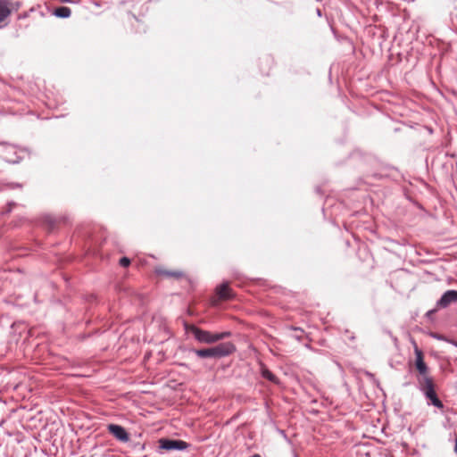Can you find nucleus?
Returning a JSON list of instances; mask_svg holds the SVG:
<instances>
[{
  "instance_id": "nucleus-15",
  "label": "nucleus",
  "mask_w": 457,
  "mask_h": 457,
  "mask_svg": "<svg viewBox=\"0 0 457 457\" xmlns=\"http://www.w3.org/2000/svg\"><path fill=\"white\" fill-rule=\"evenodd\" d=\"M251 457H261L259 454H253V456Z\"/></svg>"
},
{
  "instance_id": "nucleus-9",
  "label": "nucleus",
  "mask_w": 457,
  "mask_h": 457,
  "mask_svg": "<svg viewBox=\"0 0 457 457\" xmlns=\"http://www.w3.org/2000/svg\"><path fill=\"white\" fill-rule=\"evenodd\" d=\"M9 0H0V22L4 21L12 12Z\"/></svg>"
},
{
  "instance_id": "nucleus-11",
  "label": "nucleus",
  "mask_w": 457,
  "mask_h": 457,
  "mask_svg": "<svg viewBox=\"0 0 457 457\" xmlns=\"http://www.w3.org/2000/svg\"><path fill=\"white\" fill-rule=\"evenodd\" d=\"M262 375L263 378H265L266 379L270 380V382H273L275 384H278V378L270 370H269L268 369L262 368Z\"/></svg>"
},
{
  "instance_id": "nucleus-5",
  "label": "nucleus",
  "mask_w": 457,
  "mask_h": 457,
  "mask_svg": "<svg viewBox=\"0 0 457 457\" xmlns=\"http://www.w3.org/2000/svg\"><path fill=\"white\" fill-rule=\"evenodd\" d=\"M455 303H457V290H447L436 301V309H445Z\"/></svg>"
},
{
  "instance_id": "nucleus-6",
  "label": "nucleus",
  "mask_w": 457,
  "mask_h": 457,
  "mask_svg": "<svg viewBox=\"0 0 457 457\" xmlns=\"http://www.w3.org/2000/svg\"><path fill=\"white\" fill-rule=\"evenodd\" d=\"M107 430L110 434H112L117 440L127 443L129 441V435L126 431V429L117 424H109L107 426Z\"/></svg>"
},
{
  "instance_id": "nucleus-14",
  "label": "nucleus",
  "mask_w": 457,
  "mask_h": 457,
  "mask_svg": "<svg viewBox=\"0 0 457 457\" xmlns=\"http://www.w3.org/2000/svg\"><path fill=\"white\" fill-rule=\"evenodd\" d=\"M454 452L457 453V437L455 438Z\"/></svg>"
},
{
  "instance_id": "nucleus-13",
  "label": "nucleus",
  "mask_w": 457,
  "mask_h": 457,
  "mask_svg": "<svg viewBox=\"0 0 457 457\" xmlns=\"http://www.w3.org/2000/svg\"><path fill=\"white\" fill-rule=\"evenodd\" d=\"M439 309H436V306L435 307V309H432V310H429L427 313H426V317L428 318H431Z\"/></svg>"
},
{
  "instance_id": "nucleus-7",
  "label": "nucleus",
  "mask_w": 457,
  "mask_h": 457,
  "mask_svg": "<svg viewBox=\"0 0 457 457\" xmlns=\"http://www.w3.org/2000/svg\"><path fill=\"white\" fill-rule=\"evenodd\" d=\"M216 295L220 300H229L234 297L231 288L228 282H224L216 287Z\"/></svg>"
},
{
  "instance_id": "nucleus-3",
  "label": "nucleus",
  "mask_w": 457,
  "mask_h": 457,
  "mask_svg": "<svg viewBox=\"0 0 457 457\" xmlns=\"http://www.w3.org/2000/svg\"><path fill=\"white\" fill-rule=\"evenodd\" d=\"M186 330L191 333L197 341L205 344H212L231 336L229 331L221 333H211L209 331L203 330L195 325L187 324L186 325Z\"/></svg>"
},
{
  "instance_id": "nucleus-12",
  "label": "nucleus",
  "mask_w": 457,
  "mask_h": 457,
  "mask_svg": "<svg viewBox=\"0 0 457 457\" xmlns=\"http://www.w3.org/2000/svg\"><path fill=\"white\" fill-rule=\"evenodd\" d=\"M130 264V260L127 257H122L120 260V265L122 267H128Z\"/></svg>"
},
{
  "instance_id": "nucleus-1",
  "label": "nucleus",
  "mask_w": 457,
  "mask_h": 457,
  "mask_svg": "<svg viewBox=\"0 0 457 457\" xmlns=\"http://www.w3.org/2000/svg\"><path fill=\"white\" fill-rule=\"evenodd\" d=\"M413 348L415 359L412 361L418 374L416 376L418 388L424 394L426 398L430 401L431 404L438 409H444V403L437 397L435 382L430 375L429 368L424 361V353L419 348L416 342L413 341Z\"/></svg>"
},
{
  "instance_id": "nucleus-10",
  "label": "nucleus",
  "mask_w": 457,
  "mask_h": 457,
  "mask_svg": "<svg viewBox=\"0 0 457 457\" xmlns=\"http://www.w3.org/2000/svg\"><path fill=\"white\" fill-rule=\"evenodd\" d=\"M54 14L60 18H68L71 14V10L66 6H61L54 10Z\"/></svg>"
},
{
  "instance_id": "nucleus-8",
  "label": "nucleus",
  "mask_w": 457,
  "mask_h": 457,
  "mask_svg": "<svg viewBox=\"0 0 457 457\" xmlns=\"http://www.w3.org/2000/svg\"><path fill=\"white\" fill-rule=\"evenodd\" d=\"M156 273L160 276H163L166 278H176V279L182 278L185 276L184 272L181 270H166L164 268L156 269Z\"/></svg>"
},
{
  "instance_id": "nucleus-2",
  "label": "nucleus",
  "mask_w": 457,
  "mask_h": 457,
  "mask_svg": "<svg viewBox=\"0 0 457 457\" xmlns=\"http://www.w3.org/2000/svg\"><path fill=\"white\" fill-rule=\"evenodd\" d=\"M235 351V345L230 342H226L219 344L213 347L194 350V353L200 358L219 359L228 356Z\"/></svg>"
},
{
  "instance_id": "nucleus-4",
  "label": "nucleus",
  "mask_w": 457,
  "mask_h": 457,
  "mask_svg": "<svg viewBox=\"0 0 457 457\" xmlns=\"http://www.w3.org/2000/svg\"><path fill=\"white\" fill-rule=\"evenodd\" d=\"M158 444L160 449L165 451H182L188 447V444L187 442L179 439L161 438L158 441Z\"/></svg>"
}]
</instances>
